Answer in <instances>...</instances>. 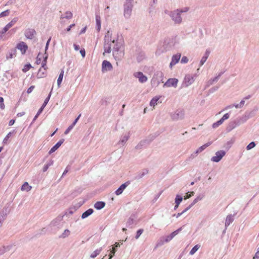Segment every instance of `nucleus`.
I'll list each match as a JSON object with an SVG mask.
<instances>
[{"instance_id": "13", "label": "nucleus", "mask_w": 259, "mask_h": 259, "mask_svg": "<svg viewBox=\"0 0 259 259\" xmlns=\"http://www.w3.org/2000/svg\"><path fill=\"white\" fill-rule=\"evenodd\" d=\"M181 57V54L180 53H178L176 55H174L172 56L171 61L169 64V67L172 68L173 66L176 65L177 63L179 62L180 59Z\"/></svg>"}, {"instance_id": "23", "label": "nucleus", "mask_w": 259, "mask_h": 259, "mask_svg": "<svg viewBox=\"0 0 259 259\" xmlns=\"http://www.w3.org/2000/svg\"><path fill=\"white\" fill-rule=\"evenodd\" d=\"M210 53V51L209 49H207L201 58L200 62V66H202L204 63L206 62L207 60L208 57H209V55Z\"/></svg>"}, {"instance_id": "11", "label": "nucleus", "mask_w": 259, "mask_h": 259, "mask_svg": "<svg viewBox=\"0 0 259 259\" xmlns=\"http://www.w3.org/2000/svg\"><path fill=\"white\" fill-rule=\"evenodd\" d=\"M178 79L175 78H169L164 84V87H173L176 88L177 86Z\"/></svg>"}, {"instance_id": "37", "label": "nucleus", "mask_w": 259, "mask_h": 259, "mask_svg": "<svg viewBox=\"0 0 259 259\" xmlns=\"http://www.w3.org/2000/svg\"><path fill=\"white\" fill-rule=\"evenodd\" d=\"M18 20V18L17 17L14 18L11 22L8 23L6 26L9 29L11 27H12Z\"/></svg>"}, {"instance_id": "25", "label": "nucleus", "mask_w": 259, "mask_h": 259, "mask_svg": "<svg viewBox=\"0 0 259 259\" xmlns=\"http://www.w3.org/2000/svg\"><path fill=\"white\" fill-rule=\"evenodd\" d=\"M234 215H235V214H234V215L229 214L227 216L226 221H225V226L226 227V229H227V227L230 225V224L233 222V221L234 220Z\"/></svg>"}, {"instance_id": "38", "label": "nucleus", "mask_w": 259, "mask_h": 259, "mask_svg": "<svg viewBox=\"0 0 259 259\" xmlns=\"http://www.w3.org/2000/svg\"><path fill=\"white\" fill-rule=\"evenodd\" d=\"M129 137L130 136L128 135L123 136L119 140L118 145H123L128 140Z\"/></svg>"}, {"instance_id": "27", "label": "nucleus", "mask_w": 259, "mask_h": 259, "mask_svg": "<svg viewBox=\"0 0 259 259\" xmlns=\"http://www.w3.org/2000/svg\"><path fill=\"white\" fill-rule=\"evenodd\" d=\"M150 143V141H148L147 140H142L141 141L139 144L136 146L135 148L136 149H141L146 144L149 145Z\"/></svg>"}, {"instance_id": "2", "label": "nucleus", "mask_w": 259, "mask_h": 259, "mask_svg": "<svg viewBox=\"0 0 259 259\" xmlns=\"http://www.w3.org/2000/svg\"><path fill=\"white\" fill-rule=\"evenodd\" d=\"M182 11L179 9L171 11L170 13V17L174 22L175 24H180L182 22V18L181 17Z\"/></svg>"}, {"instance_id": "62", "label": "nucleus", "mask_w": 259, "mask_h": 259, "mask_svg": "<svg viewBox=\"0 0 259 259\" xmlns=\"http://www.w3.org/2000/svg\"><path fill=\"white\" fill-rule=\"evenodd\" d=\"M162 193V191H160L158 194H157L155 196V197L154 198V199L152 200V202L153 203H155L157 200V199L159 198V197H160V196L161 195Z\"/></svg>"}, {"instance_id": "53", "label": "nucleus", "mask_w": 259, "mask_h": 259, "mask_svg": "<svg viewBox=\"0 0 259 259\" xmlns=\"http://www.w3.org/2000/svg\"><path fill=\"white\" fill-rule=\"evenodd\" d=\"M223 123V122L222 121V120L220 119L219 120H218V121L214 122L212 124V127L215 128H217L219 126H220V125H221L222 123Z\"/></svg>"}, {"instance_id": "60", "label": "nucleus", "mask_w": 259, "mask_h": 259, "mask_svg": "<svg viewBox=\"0 0 259 259\" xmlns=\"http://www.w3.org/2000/svg\"><path fill=\"white\" fill-rule=\"evenodd\" d=\"M8 246H3L0 248V255L3 254L7 250H8Z\"/></svg>"}, {"instance_id": "43", "label": "nucleus", "mask_w": 259, "mask_h": 259, "mask_svg": "<svg viewBox=\"0 0 259 259\" xmlns=\"http://www.w3.org/2000/svg\"><path fill=\"white\" fill-rule=\"evenodd\" d=\"M63 75H64V71L62 70L61 71V72L60 73V74H59V77L57 79V84H58V86L59 87H60V85L62 81Z\"/></svg>"}, {"instance_id": "50", "label": "nucleus", "mask_w": 259, "mask_h": 259, "mask_svg": "<svg viewBox=\"0 0 259 259\" xmlns=\"http://www.w3.org/2000/svg\"><path fill=\"white\" fill-rule=\"evenodd\" d=\"M51 92L49 93V94L48 95V97L46 98V99L45 100L42 105H41V106H42L43 107H45L47 105L48 102L50 100V97L51 96Z\"/></svg>"}, {"instance_id": "4", "label": "nucleus", "mask_w": 259, "mask_h": 259, "mask_svg": "<svg viewBox=\"0 0 259 259\" xmlns=\"http://www.w3.org/2000/svg\"><path fill=\"white\" fill-rule=\"evenodd\" d=\"M185 112L182 109H178L176 112L171 115V117L173 120H177L182 119L184 117Z\"/></svg>"}, {"instance_id": "5", "label": "nucleus", "mask_w": 259, "mask_h": 259, "mask_svg": "<svg viewBox=\"0 0 259 259\" xmlns=\"http://www.w3.org/2000/svg\"><path fill=\"white\" fill-rule=\"evenodd\" d=\"M226 151L224 150H220L215 153V156H213L211 158V160L213 162H219L222 158L225 155Z\"/></svg>"}, {"instance_id": "28", "label": "nucleus", "mask_w": 259, "mask_h": 259, "mask_svg": "<svg viewBox=\"0 0 259 259\" xmlns=\"http://www.w3.org/2000/svg\"><path fill=\"white\" fill-rule=\"evenodd\" d=\"M212 143V142H209L203 145L200 146L198 149H197L195 151V154H198L201 152H202L204 149H205L207 147L209 146Z\"/></svg>"}, {"instance_id": "51", "label": "nucleus", "mask_w": 259, "mask_h": 259, "mask_svg": "<svg viewBox=\"0 0 259 259\" xmlns=\"http://www.w3.org/2000/svg\"><path fill=\"white\" fill-rule=\"evenodd\" d=\"M32 67L30 63L25 64L22 69L23 72H26Z\"/></svg>"}, {"instance_id": "49", "label": "nucleus", "mask_w": 259, "mask_h": 259, "mask_svg": "<svg viewBox=\"0 0 259 259\" xmlns=\"http://www.w3.org/2000/svg\"><path fill=\"white\" fill-rule=\"evenodd\" d=\"M45 75H46V70H44V69L41 70V69L40 68L39 69L38 73H37V76H38V77L42 78V77H45Z\"/></svg>"}, {"instance_id": "59", "label": "nucleus", "mask_w": 259, "mask_h": 259, "mask_svg": "<svg viewBox=\"0 0 259 259\" xmlns=\"http://www.w3.org/2000/svg\"><path fill=\"white\" fill-rule=\"evenodd\" d=\"M4 100V98L2 97H0V108L2 110H4L5 107Z\"/></svg>"}, {"instance_id": "55", "label": "nucleus", "mask_w": 259, "mask_h": 259, "mask_svg": "<svg viewBox=\"0 0 259 259\" xmlns=\"http://www.w3.org/2000/svg\"><path fill=\"white\" fill-rule=\"evenodd\" d=\"M13 132H9L7 135L6 136V137L4 139L3 143L4 144H7V141L9 139V138L11 136V135L13 134Z\"/></svg>"}, {"instance_id": "61", "label": "nucleus", "mask_w": 259, "mask_h": 259, "mask_svg": "<svg viewBox=\"0 0 259 259\" xmlns=\"http://www.w3.org/2000/svg\"><path fill=\"white\" fill-rule=\"evenodd\" d=\"M219 87L218 86H215V87H213L212 88H211V89H210L208 91V93L209 94H211V93H213V92H215L216 91H217L219 89Z\"/></svg>"}, {"instance_id": "10", "label": "nucleus", "mask_w": 259, "mask_h": 259, "mask_svg": "<svg viewBox=\"0 0 259 259\" xmlns=\"http://www.w3.org/2000/svg\"><path fill=\"white\" fill-rule=\"evenodd\" d=\"M134 76L138 78L139 81L141 83H144L147 81V77L146 75H145L142 72L139 71L134 73Z\"/></svg>"}, {"instance_id": "63", "label": "nucleus", "mask_w": 259, "mask_h": 259, "mask_svg": "<svg viewBox=\"0 0 259 259\" xmlns=\"http://www.w3.org/2000/svg\"><path fill=\"white\" fill-rule=\"evenodd\" d=\"M230 117V115L229 113L225 114L221 118L222 121L224 122L225 120L228 119Z\"/></svg>"}, {"instance_id": "30", "label": "nucleus", "mask_w": 259, "mask_h": 259, "mask_svg": "<svg viewBox=\"0 0 259 259\" xmlns=\"http://www.w3.org/2000/svg\"><path fill=\"white\" fill-rule=\"evenodd\" d=\"M111 100V97H105L101 99V100L100 101V103L102 105L107 106L110 103Z\"/></svg>"}, {"instance_id": "9", "label": "nucleus", "mask_w": 259, "mask_h": 259, "mask_svg": "<svg viewBox=\"0 0 259 259\" xmlns=\"http://www.w3.org/2000/svg\"><path fill=\"white\" fill-rule=\"evenodd\" d=\"M36 34V31L32 28H27L24 32V35L25 37L30 39H33Z\"/></svg>"}, {"instance_id": "31", "label": "nucleus", "mask_w": 259, "mask_h": 259, "mask_svg": "<svg viewBox=\"0 0 259 259\" xmlns=\"http://www.w3.org/2000/svg\"><path fill=\"white\" fill-rule=\"evenodd\" d=\"M104 52L103 54L104 55L105 53H110L111 52V44L104 42Z\"/></svg>"}, {"instance_id": "24", "label": "nucleus", "mask_w": 259, "mask_h": 259, "mask_svg": "<svg viewBox=\"0 0 259 259\" xmlns=\"http://www.w3.org/2000/svg\"><path fill=\"white\" fill-rule=\"evenodd\" d=\"M172 239V238L170 235L163 237L161 238L160 241L157 243V246L161 245L164 243H167L169 242Z\"/></svg>"}, {"instance_id": "16", "label": "nucleus", "mask_w": 259, "mask_h": 259, "mask_svg": "<svg viewBox=\"0 0 259 259\" xmlns=\"http://www.w3.org/2000/svg\"><path fill=\"white\" fill-rule=\"evenodd\" d=\"M123 55V51L113 50V56L116 60H121Z\"/></svg>"}, {"instance_id": "8", "label": "nucleus", "mask_w": 259, "mask_h": 259, "mask_svg": "<svg viewBox=\"0 0 259 259\" xmlns=\"http://www.w3.org/2000/svg\"><path fill=\"white\" fill-rule=\"evenodd\" d=\"M113 67L111 63L107 60H104L102 64V71L104 73L107 71H110Z\"/></svg>"}, {"instance_id": "21", "label": "nucleus", "mask_w": 259, "mask_h": 259, "mask_svg": "<svg viewBox=\"0 0 259 259\" xmlns=\"http://www.w3.org/2000/svg\"><path fill=\"white\" fill-rule=\"evenodd\" d=\"M258 110L257 107H254L251 111H247L245 112L247 118L249 119V118H252L255 116L256 113Z\"/></svg>"}, {"instance_id": "45", "label": "nucleus", "mask_w": 259, "mask_h": 259, "mask_svg": "<svg viewBox=\"0 0 259 259\" xmlns=\"http://www.w3.org/2000/svg\"><path fill=\"white\" fill-rule=\"evenodd\" d=\"M70 233V232L68 229H65L64 232L59 236V238H65L68 237Z\"/></svg>"}, {"instance_id": "35", "label": "nucleus", "mask_w": 259, "mask_h": 259, "mask_svg": "<svg viewBox=\"0 0 259 259\" xmlns=\"http://www.w3.org/2000/svg\"><path fill=\"white\" fill-rule=\"evenodd\" d=\"M31 186H29L27 182H25L21 186V189L22 191L28 192L31 189Z\"/></svg>"}, {"instance_id": "64", "label": "nucleus", "mask_w": 259, "mask_h": 259, "mask_svg": "<svg viewBox=\"0 0 259 259\" xmlns=\"http://www.w3.org/2000/svg\"><path fill=\"white\" fill-rule=\"evenodd\" d=\"M252 259H259V247L257 248V251L255 253Z\"/></svg>"}, {"instance_id": "19", "label": "nucleus", "mask_w": 259, "mask_h": 259, "mask_svg": "<svg viewBox=\"0 0 259 259\" xmlns=\"http://www.w3.org/2000/svg\"><path fill=\"white\" fill-rule=\"evenodd\" d=\"M130 182H126L122 184L115 191V193L116 195H119L123 192V190L129 185Z\"/></svg>"}, {"instance_id": "46", "label": "nucleus", "mask_w": 259, "mask_h": 259, "mask_svg": "<svg viewBox=\"0 0 259 259\" xmlns=\"http://www.w3.org/2000/svg\"><path fill=\"white\" fill-rule=\"evenodd\" d=\"M200 247V245H198V244H197L196 245H195L192 249L191 250H190V252H189V254L190 255H193L194 254L197 250Z\"/></svg>"}, {"instance_id": "41", "label": "nucleus", "mask_w": 259, "mask_h": 259, "mask_svg": "<svg viewBox=\"0 0 259 259\" xmlns=\"http://www.w3.org/2000/svg\"><path fill=\"white\" fill-rule=\"evenodd\" d=\"M159 99V97L155 96L152 98L150 102V105L151 106H155L157 104V102Z\"/></svg>"}, {"instance_id": "18", "label": "nucleus", "mask_w": 259, "mask_h": 259, "mask_svg": "<svg viewBox=\"0 0 259 259\" xmlns=\"http://www.w3.org/2000/svg\"><path fill=\"white\" fill-rule=\"evenodd\" d=\"M64 142V139H62L60 140L49 151V154L50 155L56 151L63 143Z\"/></svg>"}, {"instance_id": "3", "label": "nucleus", "mask_w": 259, "mask_h": 259, "mask_svg": "<svg viewBox=\"0 0 259 259\" xmlns=\"http://www.w3.org/2000/svg\"><path fill=\"white\" fill-rule=\"evenodd\" d=\"M196 77V74H187L185 75L183 84L185 87H188L192 84Z\"/></svg>"}, {"instance_id": "1", "label": "nucleus", "mask_w": 259, "mask_h": 259, "mask_svg": "<svg viewBox=\"0 0 259 259\" xmlns=\"http://www.w3.org/2000/svg\"><path fill=\"white\" fill-rule=\"evenodd\" d=\"M134 0H125L123 5V15L126 19L130 18L134 7Z\"/></svg>"}, {"instance_id": "47", "label": "nucleus", "mask_w": 259, "mask_h": 259, "mask_svg": "<svg viewBox=\"0 0 259 259\" xmlns=\"http://www.w3.org/2000/svg\"><path fill=\"white\" fill-rule=\"evenodd\" d=\"M6 213H4V211H2L0 213V227L2 226V225L6 219Z\"/></svg>"}, {"instance_id": "17", "label": "nucleus", "mask_w": 259, "mask_h": 259, "mask_svg": "<svg viewBox=\"0 0 259 259\" xmlns=\"http://www.w3.org/2000/svg\"><path fill=\"white\" fill-rule=\"evenodd\" d=\"M239 124L238 122L237 121L236 119L233 121H231L228 124L226 130L227 132H229L231 131L233 129L235 128L236 126H239Z\"/></svg>"}, {"instance_id": "29", "label": "nucleus", "mask_w": 259, "mask_h": 259, "mask_svg": "<svg viewBox=\"0 0 259 259\" xmlns=\"http://www.w3.org/2000/svg\"><path fill=\"white\" fill-rule=\"evenodd\" d=\"M94 210L92 208H89L86 211H85L84 212L82 213L81 214V218L82 219H84L87 218H88L89 216L91 215L93 212Z\"/></svg>"}, {"instance_id": "40", "label": "nucleus", "mask_w": 259, "mask_h": 259, "mask_svg": "<svg viewBox=\"0 0 259 259\" xmlns=\"http://www.w3.org/2000/svg\"><path fill=\"white\" fill-rule=\"evenodd\" d=\"M145 55L144 52H140L137 57V60L138 62H140L142 61L143 60V59L145 58Z\"/></svg>"}, {"instance_id": "6", "label": "nucleus", "mask_w": 259, "mask_h": 259, "mask_svg": "<svg viewBox=\"0 0 259 259\" xmlns=\"http://www.w3.org/2000/svg\"><path fill=\"white\" fill-rule=\"evenodd\" d=\"M63 215H59L56 219L53 220L50 223V226L57 227L58 228L61 227V223L63 220Z\"/></svg>"}, {"instance_id": "36", "label": "nucleus", "mask_w": 259, "mask_h": 259, "mask_svg": "<svg viewBox=\"0 0 259 259\" xmlns=\"http://www.w3.org/2000/svg\"><path fill=\"white\" fill-rule=\"evenodd\" d=\"M236 120L238 122L239 124L240 125L245 122L248 120V118H247L246 114L244 113L242 116L239 117V118H237Z\"/></svg>"}, {"instance_id": "34", "label": "nucleus", "mask_w": 259, "mask_h": 259, "mask_svg": "<svg viewBox=\"0 0 259 259\" xmlns=\"http://www.w3.org/2000/svg\"><path fill=\"white\" fill-rule=\"evenodd\" d=\"M113 43H115L116 44L113 48V50H117V51H122L121 50V47L122 46V44L121 42H118L117 40H115L114 39L112 41Z\"/></svg>"}, {"instance_id": "20", "label": "nucleus", "mask_w": 259, "mask_h": 259, "mask_svg": "<svg viewBox=\"0 0 259 259\" xmlns=\"http://www.w3.org/2000/svg\"><path fill=\"white\" fill-rule=\"evenodd\" d=\"M148 169L146 168L142 170V171H139L136 175V176L134 177V180H139L142 179L144 176H145L146 174L148 173Z\"/></svg>"}, {"instance_id": "42", "label": "nucleus", "mask_w": 259, "mask_h": 259, "mask_svg": "<svg viewBox=\"0 0 259 259\" xmlns=\"http://www.w3.org/2000/svg\"><path fill=\"white\" fill-rule=\"evenodd\" d=\"M72 16H73L72 13L71 12L67 11L65 13V16H63V15H62L61 16V18H62V19L66 18L67 19H70L72 18Z\"/></svg>"}, {"instance_id": "14", "label": "nucleus", "mask_w": 259, "mask_h": 259, "mask_svg": "<svg viewBox=\"0 0 259 259\" xmlns=\"http://www.w3.org/2000/svg\"><path fill=\"white\" fill-rule=\"evenodd\" d=\"M120 247V244L119 242H115V244L112 245V249H109L108 251H110V254H109V259H111L114 255L115 252L117 251L118 248Z\"/></svg>"}, {"instance_id": "32", "label": "nucleus", "mask_w": 259, "mask_h": 259, "mask_svg": "<svg viewBox=\"0 0 259 259\" xmlns=\"http://www.w3.org/2000/svg\"><path fill=\"white\" fill-rule=\"evenodd\" d=\"M96 29L99 32L100 31L101 27V17L99 15H96Z\"/></svg>"}, {"instance_id": "26", "label": "nucleus", "mask_w": 259, "mask_h": 259, "mask_svg": "<svg viewBox=\"0 0 259 259\" xmlns=\"http://www.w3.org/2000/svg\"><path fill=\"white\" fill-rule=\"evenodd\" d=\"M112 38V32L108 30L107 32L105 33L104 38V42L111 43Z\"/></svg>"}, {"instance_id": "44", "label": "nucleus", "mask_w": 259, "mask_h": 259, "mask_svg": "<svg viewBox=\"0 0 259 259\" xmlns=\"http://www.w3.org/2000/svg\"><path fill=\"white\" fill-rule=\"evenodd\" d=\"M183 200V197L180 195H177L175 198V204L179 205Z\"/></svg>"}, {"instance_id": "54", "label": "nucleus", "mask_w": 259, "mask_h": 259, "mask_svg": "<svg viewBox=\"0 0 259 259\" xmlns=\"http://www.w3.org/2000/svg\"><path fill=\"white\" fill-rule=\"evenodd\" d=\"M224 73V71H222L221 72H220L219 73V74L215 76V77L213 78H211V79L212 80V81L213 82H217L218 80L219 79V78H220V77L222 76V75Z\"/></svg>"}, {"instance_id": "7", "label": "nucleus", "mask_w": 259, "mask_h": 259, "mask_svg": "<svg viewBox=\"0 0 259 259\" xmlns=\"http://www.w3.org/2000/svg\"><path fill=\"white\" fill-rule=\"evenodd\" d=\"M136 219V215L135 214H132L126 222V227L129 228H133L136 225L135 220Z\"/></svg>"}, {"instance_id": "57", "label": "nucleus", "mask_w": 259, "mask_h": 259, "mask_svg": "<svg viewBox=\"0 0 259 259\" xmlns=\"http://www.w3.org/2000/svg\"><path fill=\"white\" fill-rule=\"evenodd\" d=\"M10 11L9 10H7L4 12H2L0 14V18L8 16L10 14Z\"/></svg>"}, {"instance_id": "39", "label": "nucleus", "mask_w": 259, "mask_h": 259, "mask_svg": "<svg viewBox=\"0 0 259 259\" xmlns=\"http://www.w3.org/2000/svg\"><path fill=\"white\" fill-rule=\"evenodd\" d=\"M102 249V247H100V248L96 249L91 254L90 257L91 258L96 257L98 254L100 253Z\"/></svg>"}, {"instance_id": "52", "label": "nucleus", "mask_w": 259, "mask_h": 259, "mask_svg": "<svg viewBox=\"0 0 259 259\" xmlns=\"http://www.w3.org/2000/svg\"><path fill=\"white\" fill-rule=\"evenodd\" d=\"M255 146V143L254 142H251L246 146V149L247 150H251V149L253 148Z\"/></svg>"}, {"instance_id": "56", "label": "nucleus", "mask_w": 259, "mask_h": 259, "mask_svg": "<svg viewBox=\"0 0 259 259\" xmlns=\"http://www.w3.org/2000/svg\"><path fill=\"white\" fill-rule=\"evenodd\" d=\"M143 231H144V230L142 229H139L136 232L135 238L136 239H138L140 237V236L141 235V234L143 233Z\"/></svg>"}, {"instance_id": "33", "label": "nucleus", "mask_w": 259, "mask_h": 259, "mask_svg": "<svg viewBox=\"0 0 259 259\" xmlns=\"http://www.w3.org/2000/svg\"><path fill=\"white\" fill-rule=\"evenodd\" d=\"M105 203L103 201H98L94 204V207L97 210H100L104 207Z\"/></svg>"}, {"instance_id": "48", "label": "nucleus", "mask_w": 259, "mask_h": 259, "mask_svg": "<svg viewBox=\"0 0 259 259\" xmlns=\"http://www.w3.org/2000/svg\"><path fill=\"white\" fill-rule=\"evenodd\" d=\"M233 141H228L227 143H226L224 146V147L227 150H228L232 146L233 144Z\"/></svg>"}, {"instance_id": "15", "label": "nucleus", "mask_w": 259, "mask_h": 259, "mask_svg": "<svg viewBox=\"0 0 259 259\" xmlns=\"http://www.w3.org/2000/svg\"><path fill=\"white\" fill-rule=\"evenodd\" d=\"M204 197L203 195H199L196 198L194 199V200L193 201V202L188 206L185 209L184 211H187L188 210H189L194 205H195L196 203H197L199 201L201 200Z\"/></svg>"}, {"instance_id": "22", "label": "nucleus", "mask_w": 259, "mask_h": 259, "mask_svg": "<svg viewBox=\"0 0 259 259\" xmlns=\"http://www.w3.org/2000/svg\"><path fill=\"white\" fill-rule=\"evenodd\" d=\"M17 55V49L16 48H13L9 51L8 53L6 55V59L9 60L10 59H12L16 56Z\"/></svg>"}, {"instance_id": "58", "label": "nucleus", "mask_w": 259, "mask_h": 259, "mask_svg": "<svg viewBox=\"0 0 259 259\" xmlns=\"http://www.w3.org/2000/svg\"><path fill=\"white\" fill-rule=\"evenodd\" d=\"M194 194V192L193 191L188 192V193H187L186 195L184 196V199H187L190 198L191 197L193 196Z\"/></svg>"}, {"instance_id": "12", "label": "nucleus", "mask_w": 259, "mask_h": 259, "mask_svg": "<svg viewBox=\"0 0 259 259\" xmlns=\"http://www.w3.org/2000/svg\"><path fill=\"white\" fill-rule=\"evenodd\" d=\"M16 49L20 50L21 52V54L24 55L25 54L27 50L28 49V46L23 41H21L20 42L17 44L16 46Z\"/></svg>"}]
</instances>
